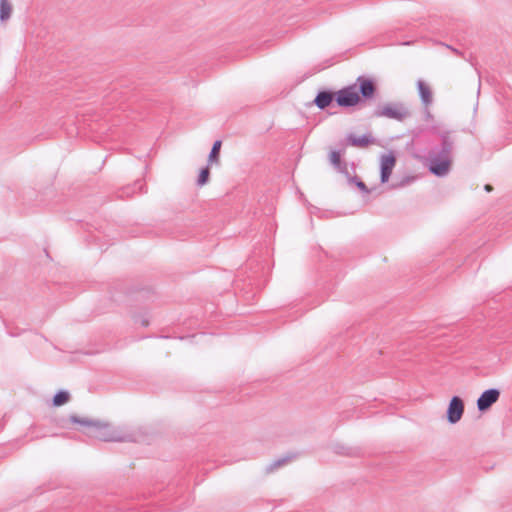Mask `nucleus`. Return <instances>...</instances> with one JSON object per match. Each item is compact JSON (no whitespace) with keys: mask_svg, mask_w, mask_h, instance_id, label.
<instances>
[{"mask_svg":"<svg viewBox=\"0 0 512 512\" xmlns=\"http://www.w3.org/2000/svg\"><path fill=\"white\" fill-rule=\"evenodd\" d=\"M222 141L216 140L211 148V151L208 155V163H218L219 162V155H220V149H221Z\"/></svg>","mask_w":512,"mask_h":512,"instance_id":"nucleus-16","label":"nucleus"},{"mask_svg":"<svg viewBox=\"0 0 512 512\" xmlns=\"http://www.w3.org/2000/svg\"><path fill=\"white\" fill-rule=\"evenodd\" d=\"M417 88H418V94L421 99V102L425 106L431 105L433 102V94H432L430 87L423 80H418Z\"/></svg>","mask_w":512,"mask_h":512,"instance_id":"nucleus-10","label":"nucleus"},{"mask_svg":"<svg viewBox=\"0 0 512 512\" xmlns=\"http://www.w3.org/2000/svg\"><path fill=\"white\" fill-rule=\"evenodd\" d=\"M210 177V169H209V163L207 166L200 169L198 178H197V185L198 186H204L208 183Z\"/></svg>","mask_w":512,"mask_h":512,"instance_id":"nucleus-18","label":"nucleus"},{"mask_svg":"<svg viewBox=\"0 0 512 512\" xmlns=\"http://www.w3.org/2000/svg\"><path fill=\"white\" fill-rule=\"evenodd\" d=\"M500 397V390L497 388H490L481 393L477 399V409L480 412H485L498 401Z\"/></svg>","mask_w":512,"mask_h":512,"instance_id":"nucleus-7","label":"nucleus"},{"mask_svg":"<svg viewBox=\"0 0 512 512\" xmlns=\"http://www.w3.org/2000/svg\"><path fill=\"white\" fill-rule=\"evenodd\" d=\"M297 456H298V454L294 453V452L287 453L285 456H283V457L273 461L272 463H270L266 467V469H265L266 473H272L276 469L286 465L287 463H289L293 459L297 458Z\"/></svg>","mask_w":512,"mask_h":512,"instance_id":"nucleus-12","label":"nucleus"},{"mask_svg":"<svg viewBox=\"0 0 512 512\" xmlns=\"http://www.w3.org/2000/svg\"><path fill=\"white\" fill-rule=\"evenodd\" d=\"M440 143L433 147L430 151L442 156L452 158V151L455 144L454 132L451 130H443L438 132Z\"/></svg>","mask_w":512,"mask_h":512,"instance_id":"nucleus-5","label":"nucleus"},{"mask_svg":"<svg viewBox=\"0 0 512 512\" xmlns=\"http://www.w3.org/2000/svg\"><path fill=\"white\" fill-rule=\"evenodd\" d=\"M69 420L73 424H79L90 428L89 436L105 442H135L137 436L134 432L126 431L121 427H114L109 423L99 420L82 418L71 415Z\"/></svg>","mask_w":512,"mask_h":512,"instance_id":"nucleus-1","label":"nucleus"},{"mask_svg":"<svg viewBox=\"0 0 512 512\" xmlns=\"http://www.w3.org/2000/svg\"><path fill=\"white\" fill-rule=\"evenodd\" d=\"M334 452L343 455V456H358L360 454V450L357 448L347 447L342 444H336L334 446Z\"/></svg>","mask_w":512,"mask_h":512,"instance_id":"nucleus-14","label":"nucleus"},{"mask_svg":"<svg viewBox=\"0 0 512 512\" xmlns=\"http://www.w3.org/2000/svg\"><path fill=\"white\" fill-rule=\"evenodd\" d=\"M333 101L336 102V92L328 89H321L317 92L313 100V104L320 110H325Z\"/></svg>","mask_w":512,"mask_h":512,"instance_id":"nucleus-9","label":"nucleus"},{"mask_svg":"<svg viewBox=\"0 0 512 512\" xmlns=\"http://www.w3.org/2000/svg\"><path fill=\"white\" fill-rule=\"evenodd\" d=\"M70 399V394L66 390H59L56 392V394L53 396L52 399V405L55 407L62 406L66 404Z\"/></svg>","mask_w":512,"mask_h":512,"instance_id":"nucleus-15","label":"nucleus"},{"mask_svg":"<svg viewBox=\"0 0 512 512\" xmlns=\"http://www.w3.org/2000/svg\"><path fill=\"white\" fill-rule=\"evenodd\" d=\"M464 413V402L459 396H453L446 411L447 421L450 424L459 422Z\"/></svg>","mask_w":512,"mask_h":512,"instance_id":"nucleus-6","label":"nucleus"},{"mask_svg":"<svg viewBox=\"0 0 512 512\" xmlns=\"http://www.w3.org/2000/svg\"><path fill=\"white\" fill-rule=\"evenodd\" d=\"M377 86L372 78L358 76L355 84L336 91V104L342 108L355 107L362 101L373 99Z\"/></svg>","mask_w":512,"mask_h":512,"instance_id":"nucleus-2","label":"nucleus"},{"mask_svg":"<svg viewBox=\"0 0 512 512\" xmlns=\"http://www.w3.org/2000/svg\"><path fill=\"white\" fill-rule=\"evenodd\" d=\"M142 326L147 327L149 325V321L147 319H143L141 321Z\"/></svg>","mask_w":512,"mask_h":512,"instance_id":"nucleus-21","label":"nucleus"},{"mask_svg":"<svg viewBox=\"0 0 512 512\" xmlns=\"http://www.w3.org/2000/svg\"><path fill=\"white\" fill-rule=\"evenodd\" d=\"M453 52L456 54H460V52L457 49H453Z\"/></svg>","mask_w":512,"mask_h":512,"instance_id":"nucleus-23","label":"nucleus"},{"mask_svg":"<svg viewBox=\"0 0 512 512\" xmlns=\"http://www.w3.org/2000/svg\"><path fill=\"white\" fill-rule=\"evenodd\" d=\"M410 115L411 113L404 103L392 102L387 103L384 106H378L374 110L372 116L375 118L385 117L388 119H393L402 122L406 118L410 117Z\"/></svg>","mask_w":512,"mask_h":512,"instance_id":"nucleus-3","label":"nucleus"},{"mask_svg":"<svg viewBox=\"0 0 512 512\" xmlns=\"http://www.w3.org/2000/svg\"><path fill=\"white\" fill-rule=\"evenodd\" d=\"M492 189H493V187H492L490 184H486V185H485V190H486L487 192L492 191Z\"/></svg>","mask_w":512,"mask_h":512,"instance_id":"nucleus-22","label":"nucleus"},{"mask_svg":"<svg viewBox=\"0 0 512 512\" xmlns=\"http://www.w3.org/2000/svg\"><path fill=\"white\" fill-rule=\"evenodd\" d=\"M144 184L142 183V181H137L134 183V187H137L139 190H142Z\"/></svg>","mask_w":512,"mask_h":512,"instance_id":"nucleus-20","label":"nucleus"},{"mask_svg":"<svg viewBox=\"0 0 512 512\" xmlns=\"http://www.w3.org/2000/svg\"><path fill=\"white\" fill-rule=\"evenodd\" d=\"M348 142L355 147H367L371 143H373L374 139L370 135H362V136H355V135H349L347 138Z\"/></svg>","mask_w":512,"mask_h":512,"instance_id":"nucleus-13","label":"nucleus"},{"mask_svg":"<svg viewBox=\"0 0 512 512\" xmlns=\"http://www.w3.org/2000/svg\"><path fill=\"white\" fill-rule=\"evenodd\" d=\"M330 163L342 174L349 176L348 166L346 162L341 160L339 151L333 150L329 155Z\"/></svg>","mask_w":512,"mask_h":512,"instance_id":"nucleus-11","label":"nucleus"},{"mask_svg":"<svg viewBox=\"0 0 512 512\" xmlns=\"http://www.w3.org/2000/svg\"><path fill=\"white\" fill-rule=\"evenodd\" d=\"M396 164V157L392 152L385 154L381 157L380 162V182L382 184L388 182L392 170Z\"/></svg>","mask_w":512,"mask_h":512,"instance_id":"nucleus-8","label":"nucleus"},{"mask_svg":"<svg viewBox=\"0 0 512 512\" xmlns=\"http://www.w3.org/2000/svg\"><path fill=\"white\" fill-rule=\"evenodd\" d=\"M12 6L8 0H0V20L6 21L10 18Z\"/></svg>","mask_w":512,"mask_h":512,"instance_id":"nucleus-17","label":"nucleus"},{"mask_svg":"<svg viewBox=\"0 0 512 512\" xmlns=\"http://www.w3.org/2000/svg\"><path fill=\"white\" fill-rule=\"evenodd\" d=\"M428 161L429 171L437 177L446 176L449 173L452 165L451 157L442 156L431 151H429L428 154Z\"/></svg>","mask_w":512,"mask_h":512,"instance_id":"nucleus-4","label":"nucleus"},{"mask_svg":"<svg viewBox=\"0 0 512 512\" xmlns=\"http://www.w3.org/2000/svg\"><path fill=\"white\" fill-rule=\"evenodd\" d=\"M347 177L349 178V182L355 184L361 192L365 194L370 193V190L367 188L366 184L358 176Z\"/></svg>","mask_w":512,"mask_h":512,"instance_id":"nucleus-19","label":"nucleus"}]
</instances>
